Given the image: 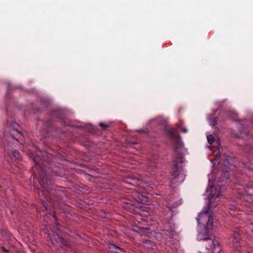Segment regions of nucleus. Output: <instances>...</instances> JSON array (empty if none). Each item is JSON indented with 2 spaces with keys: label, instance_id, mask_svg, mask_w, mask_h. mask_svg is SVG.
Here are the masks:
<instances>
[{
  "label": "nucleus",
  "instance_id": "nucleus-1",
  "mask_svg": "<svg viewBox=\"0 0 253 253\" xmlns=\"http://www.w3.org/2000/svg\"><path fill=\"white\" fill-rule=\"evenodd\" d=\"M208 208L201 211L196 218L198 222V234L197 239L203 241V245L206 247V251L200 253H219L221 251L218 239L210 238L208 234V230L212 228L213 218L211 209Z\"/></svg>",
  "mask_w": 253,
  "mask_h": 253
},
{
  "label": "nucleus",
  "instance_id": "nucleus-2",
  "mask_svg": "<svg viewBox=\"0 0 253 253\" xmlns=\"http://www.w3.org/2000/svg\"><path fill=\"white\" fill-rule=\"evenodd\" d=\"M210 183L212 185L208 187L205 193L206 199L208 200V206L210 208H215L219 204L220 198L222 197L221 187L228 180L229 175L226 171L219 172L213 177L212 173L208 175Z\"/></svg>",
  "mask_w": 253,
  "mask_h": 253
},
{
  "label": "nucleus",
  "instance_id": "nucleus-3",
  "mask_svg": "<svg viewBox=\"0 0 253 253\" xmlns=\"http://www.w3.org/2000/svg\"><path fill=\"white\" fill-rule=\"evenodd\" d=\"M45 237L48 241H51L52 245L57 248H62L66 246L65 242L57 234H56L53 230L47 229L44 230Z\"/></svg>",
  "mask_w": 253,
  "mask_h": 253
},
{
  "label": "nucleus",
  "instance_id": "nucleus-4",
  "mask_svg": "<svg viewBox=\"0 0 253 253\" xmlns=\"http://www.w3.org/2000/svg\"><path fill=\"white\" fill-rule=\"evenodd\" d=\"M182 161L181 159L177 160L174 165L173 170L171 173L173 177L172 179L175 180L177 182H181L185 178V175L180 170L182 166Z\"/></svg>",
  "mask_w": 253,
  "mask_h": 253
},
{
  "label": "nucleus",
  "instance_id": "nucleus-5",
  "mask_svg": "<svg viewBox=\"0 0 253 253\" xmlns=\"http://www.w3.org/2000/svg\"><path fill=\"white\" fill-rule=\"evenodd\" d=\"M36 156L37 157H34L33 159L36 164L38 163V157H40V159L42 161H47L52 157V155L47 153L46 151H38Z\"/></svg>",
  "mask_w": 253,
  "mask_h": 253
},
{
  "label": "nucleus",
  "instance_id": "nucleus-6",
  "mask_svg": "<svg viewBox=\"0 0 253 253\" xmlns=\"http://www.w3.org/2000/svg\"><path fill=\"white\" fill-rule=\"evenodd\" d=\"M208 141L214 147H218L220 145V141L218 138L214 137L211 134L207 135Z\"/></svg>",
  "mask_w": 253,
  "mask_h": 253
},
{
  "label": "nucleus",
  "instance_id": "nucleus-7",
  "mask_svg": "<svg viewBox=\"0 0 253 253\" xmlns=\"http://www.w3.org/2000/svg\"><path fill=\"white\" fill-rule=\"evenodd\" d=\"M108 249L110 252L114 253H121L123 252L122 248L117 247L113 244L108 245Z\"/></svg>",
  "mask_w": 253,
  "mask_h": 253
},
{
  "label": "nucleus",
  "instance_id": "nucleus-8",
  "mask_svg": "<svg viewBox=\"0 0 253 253\" xmlns=\"http://www.w3.org/2000/svg\"><path fill=\"white\" fill-rule=\"evenodd\" d=\"M10 134L12 137L16 140H19L22 137L21 133L16 129H12L10 131Z\"/></svg>",
  "mask_w": 253,
  "mask_h": 253
},
{
  "label": "nucleus",
  "instance_id": "nucleus-9",
  "mask_svg": "<svg viewBox=\"0 0 253 253\" xmlns=\"http://www.w3.org/2000/svg\"><path fill=\"white\" fill-rule=\"evenodd\" d=\"M136 201L140 203H145L147 202V197L142 195L140 193H137L136 197H134Z\"/></svg>",
  "mask_w": 253,
  "mask_h": 253
},
{
  "label": "nucleus",
  "instance_id": "nucleus-10",
  "mask_svg": "<svg viewBox=\"0 0 253 253\" xmlns=\"http://www.w3.org/2000/svg\"><path fill=\"white\" fill-rule=\"evenodd\" d=\"M50 218L51 221L56 220L55 216L54 213H48L46 214L44 217V221L47 223V225H50V222L47 220V219Z\"/></svg>",
  "mask_w": 253,
  "mask_h": 253
},
{
  "label": "nucleus",
  "instance_id": "nucleus-11",
  "mask_svg": "<svg viewBox=\"0 0 253 253\" xmlns=\"http://www.w3.org/2000/svg\"><path fill=\"white\" fill-rule=\"evenodd\" d=\"M11 158L12 160H19L21 159V155L20 154L18 151H14L12 152Z\"/></svg>",
  "mask_w": 253,
  "mask_h": 253
},
{
  "label": "nucleus",
  "instance_id": "nucleus-12",
  "mask_svg": "<svg viewBox=\"0 0 253 253\" xmlns=\"http://www.w3.org/2000/svg\"><path fill=\"white\" fill-rule=\"evenodd\" d=\"M169 135L172 137L176 138L178 136L179 134L177 133L176 130L174 128H171L168 131Z\"/></svg>",
  "mask_w": 253,
  "mask_h": 253
},
{
  "label": "nucleus",
  "instance_id": "nucleus-13",
  "mask_svg": "<svg viewBox=\"0 0 253 253\" xmlns=\"http://www.w3.org/2000/svg\"><path fill=\"white\" fill-rule=\"evenodd\" d=\"M243 195V199L245 200H247L249 202H253V200L251 198V195H250L247 191L245 192V193H242Z\"/></svg>",
  "mask_w": 253,
  "mask_h": 253
},
{
  "label": "nucleus",
  "instance_id": "nucleus-14",
  "mask_svg": "<svg viewBox=\"0 0 253 253\" xmlns=\"http://www.w3.org/2000/svg\"><path fill=\"white\" fill-rule=\"evenodd\" d=\"M143 245L147 248H152L154 249L155 246L150 240H145L143 242Z\"/></svg>",
  "mask_w": 253,
  "mask_h": 253
},
{
  "label": "nucleus",
  "instance_id": "nucleus-15",
  "mask_svg": "<svg viewBox=\"0 0 253 253\" xmlns=\"http://www.w3.org/2000/svg\"><path fill=\"white\" fill-rule=\"evenodd\" d=\"M156 121L160 124H166L168 120L166 118H164L162 117H159L156 119Z\"/></svg>",
  "mask_w": 253,
  "mask_h": 253
},
{
  "label": "nucleus",
  "instance_id": "nucleus-16",
  "mask_svg": "<svg viewBox=\"0 0 253 253\" xmlns=\"http://www.w3.org/2000/svg\"><path fill=\"white\" fill-rule=\"evenodd\" d=\"M228 212L231 215L235 216L238 214V211H237L236 207H234L233 208L229 209Z\"/></svg>",
  "mask_w": 253,
  "mask_h": 253
},
{
  "label": "nucleus",
  "instance_id": "nucleus-17",
  "mask_svg": "<svg viewBox=\"0 0 253 253\" xmlns=\"http://www.w3.org/2000/svg\"><path fill=\"white\" fill-rule=\"evenodd\" d=\"M40 184H41V186L43 188L45 189L46 188V185H47V181L46 178H42L40 182Z\"/></svg>",
  "mask_w": 253,
  "mask_h": 253
},
{
  "label": "nucleus",
  "instance_id": "nucleus-18",
  "mask_svg": "<svg viewBox=\"0 0 253 253\" xmlns=\"http://www.w3.org/2000/svg\"><path fill=\"white\" fill-rule=\"evenodd\" d=\"M247 227L249 230H250L252 232V235L253 236V223H250L247 225Z\"/></svg>",
  "mask_w": 253,
  "mask_h": 253
},
{
  "label": "nucleus",
  "instance_id": "nucleus-19",
  "mask_svg": "<svg viewBox=\"0 0 253 253\" xmlns=\"http://www.w3.org/2000/svg\"><path fill=\"white\" fill-rule=\"evenodd\" d=\"M209 123L210 125L214 126L216 123V119L215 118L213 120L209 119Z\"/></svg>",
  "mask_w": 253,
  "mask_h": 253
},
{
  "label": "nucleus",
  "instance_id": "nucleus-20",
  "mask_svg": "<svg viewBox=\"0 0 253 253\" xmlns=\"http://www.w3.org/2000/svg\"><path fill=\"white\" fill-rule=\"evenodd\" d=\"M183 146L181 144H179V146L178 149H177L176 148H175V152H177L178 151V149H179L180 153H182L183 151Z\"/></svg>",
  "mask_w": 253,
  "mask_h": 253
},
{
  "label": "nucleus",
  "instance_id": "nucleus-21",
  "mask_svg": "<svg viewBox=\"0 0 253 253\" xmlns=\"http://www.w3.org/2000/svg\"><path fill=\"white\" fill-rule=\"evenodd\" d=\"M99 126L101 127H102L103 129H106L108 127V126H107L103 123H100Z\"/></svg>",
  "mask_w": 253,
  "mask_h": 253
},
{
  "label": "nucleus",
  "instance_id": "nucleus-22",
  "mask_svg": "<svg viewBox=\"0 0 253 253\" xmlns=\"http://www.w3.org/2000/svg\"><path fill=\"white\" fill-rule=\"evenodd\" d=\"M181 129L182 130L183 132H187V129L185 127H181Z\"/></svg>",
  "mask_w": 253,
  "mask_h": 253
},
{
  "label": "nucleus",
  "instance_id": "nucleus-23",
  "mask_svg": "<svg viewBox=\"0 0 253 253\" xmlns=\"http://www.w3.org/2000/svg\"><path fill=\"white\" fill-rule=\"evenodd\" d=\"M42 204H43V206L44 208V209L47 210V207H46V202H44L42 203Z\"/></svg>",
  "mask_w": 253,
  "mask_h": 253
},
{
  "label": "nucleus",
  "instance_id": "nucleus-24",
  "mask_svg": "<svg viewBox=\"0 0 253 253\" xmlns=\"http://www.w3.org/2000/svg\"><path fill=\"white\" fill-rule=\"evenodd\" d=\"M181 203H182V202H181V200H180V201H179L178 202V203H175V204H176V206H178V205H180V204H181Z\"/></svg>",
  "mask_w": 253,
  "mask_h": 253
},
{
  "label": "nucleus",
  "instance_id": "nucleus-25",
  "mask_svg": "<svg viewBox=\"0 0 253 253\" xmlns=\"http://www.w3.org/2000/svg\"><path fill=\"white\" fill-rule=\"evenodd\" d=\"M217 155H219V156H220V153H219V152H218L217 153Z\"/></svg>",
  "mask_w": 253,
  "mask_h": 253
},
{
  "label": "nucleus",
  "instance_id": "nucleus-26",
  "mask_svg": "<svg viewBox=\"0 0 253 253\" xmlns=\"http://www.w3.org/2000/svg\"><path fill=\"white\" fill-rule=\"evenodd\" d=\"M226 164H229V162H228V161H227V162H226Z\"/></svg>",
  "mask_w": 253,
  "mask_h": 253
},
{
  "label": "nucleus",
  "instance_id": "nucleus-27",
  "mask_svg": "<svg viewBox=\"0 0 253 253\" xmlns=\"http://www.w3.org/2000/svg\"><path fill=\"white\" fill-rule=\"evenodd\" d=\"M169 211H171V208L170 207H169Z\"/></svg>",
  "mask_w": 253,
  "mask_h": 253
}]
</instances>
